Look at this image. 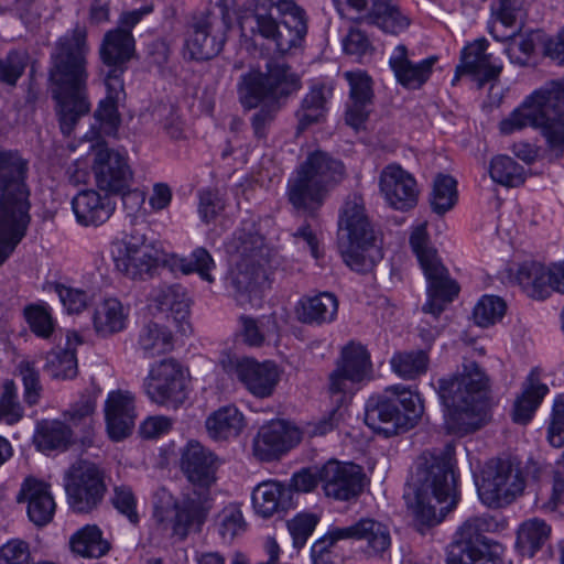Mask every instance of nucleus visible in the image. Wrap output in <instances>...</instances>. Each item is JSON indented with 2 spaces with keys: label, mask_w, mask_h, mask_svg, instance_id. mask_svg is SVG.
Here are the masks:
<instances>
[{
  "label": "nucleus",
  "mask_w": 564,
  "mask_h": 564,
  "mask_svg": "<svg viewBox=\"0 0 564 564\" xmlns=\"http://www.w3.org/2000/svg\"><path fill=\"white\" fill-rule=\"evenodd\" d=\"M17 500L28 502V516L35 525L43 527L53 519L56 505L46 482L33 477L26 478Z\"/></svg>",
  "instance_id": "obj_30"
},
{
  "label": "nucleus",
  "mask_w": 564,
  "mask_h": 564,
  "mask_svg": "<svg viewBox=\"0 0 564 564\" xmlns=\"http://www.w3.org/2000/svg\"><path fill=\"white\" fill-rule=\"evenodd\" d=\"M547 391V386L540 382L539 373L532 370L523 384L522 393L514 401L512 420L518 424L531 421Z\"/></svg>",
  "instance_id": "obj_36"
},
{
  "label": "nucleus",
  "mask_w": 564,
  "mask_h": 564,
  "mask_svg": "<svg viewBox=\"0 0 564 564\" xmlns=\"http://www.w3.org/2000/svg\"><path fill=\"white\" fill-rule=\"evenodd\" d=\"M317 522L318 518L311 513L299 514L288 522V529L293 538L295 547H302L305 544Z\"/></svg>",
  "instance_id": "obj_59"
},
{
  "label": "nucleus",
  "mask_w": 564,
  "mask_h": 564,
  "mask_svg": "<svg viewBox=\"0 0 564 564\" xmlns=\"http://www.w3.org/2000/svg\"><path fill=\"white\" fill-rule=\"evenodd\" d=\"M391 366L398 376L414 379L426 372L429 356L423 350L398 352L392 357Z\"/></svg>",
  "instance_id": "obj_53"
},
{
  "label": "nucleus",
  "mask_w": 564,
  "mask_h": 564,
  "mask_svg": "<svg viewBox=\"0 0 564 564\" xmlns=\"http://www.w3.org/2000/svg\"><path fill=\"white\" fill-rule=\"evenodd\" d=\"M29 163L19 151L0 148V265L26 234L31 221Z\"/></svg>",
  "instance_id": "obj_4"
},
{
  "label": "nucleus",
  "mask_w": 564,
  "mask_h": 564,
  "mask_svg": "<svg viewBox=\"0 0 564 564\" xmlns=\"http://www.w3.org/2000/svg\"><path fill=\"white\" fill-rule=\"evenodd\" d=\"M72 208L78 224L99 226L110 218L116 203L108 194L101 195L97 191L85 189L72 199Z\"/></svg>",
  "instance_id": "obj_31"
},
{
  "label": "nucleus",
  "mask_w": 564,
  "mask_h": 564,
  "mask_svg": "<svg viewBox=\"0 0 564 564\" xmlns=\"http://www.w3.org/2000/svg\"><path fill=\"white\" fill-rule=\"evenodd\" d=\"M404 498L421 533L441 523L456 507L458 499L451 460L423 453L416 462Z\"/></svg>",
  "instance_id": "obj_2"
},
{
  "label": "nucleus",
  "mask_w": 564,
  "mask_h": 564,
  "mask_svg": "<svg viewBox=\"0 0 564 564\" xmlns=\"http://www.w3.org/2000/svg\"><path fill=\"white\" fill-rule=\"evenodd\" d=\"M547 440L554 447L564 445V400L557 399L553 404Z\"/></svg>",
  "instance_id": "obj_63"
},
{
  "label": "nucleus",
  "mask_w": 564,
  "mask_h": 564,
  "mask_svg": "<svg viewBox=\"0 0 564 564\" xmlns=\"http://www.w3.org/2000/svg\"><path fill=\"white\" fill-rule=\"evenodd\" d=\"M252 505L259 516L270 518L292 507L291 489L278 481H263L252 491Z\"/></svg>",
  "instance_id": "obj_33"
},
{
  "label": "nucleus",
  "mask_w": 564,
  "mask_h": 564,
  "mask_svg": "<svg viewBox=\"0 0 564 564\" xmlns=\"http://www.w3.org/2000/svg\"><path fill=\"white\" fill-rule=\"evenodd\" d=\"M111 503L130 522L137 523L139 521L137 499L131 487L127 485L115 486Z\"/></svg>",
  "instance_id": "obj_57"
},
{
  "label": "nucleus",
  "mask_w": 564,
  "mask_h": 564,
  "mask_svg": "<svg viewBox=\"0 0 564 564\" xmlns=\"http://www.w3.org/2000/svg\"><path fill=\"white\" fill-rule=\"evenodd\" d=\"M437 57L431 56L417 64L412 63L408 56V48L400 44L395 47L389 59L398 83L406 88H420L430 77Z\"/></svg>",
  "instance_id": "obj_32"
},
{
  "label": "nucleus",
  "mask_w": 564,
  "mask_h": 564,
  "mask_svg": "<svg viewBox=\"0 0 564 564\" xmlns=\"http://www.w3.org/2000/svg\"><path fill=\"white\" fill-rule=\"evenodd\" d=\"M424 413L419 393L402 384L390 386L384 394L368 399L365 423L377 434L391 437L416 426Z\"/></svg>",
  "instance_id": "obj_9"
},
{
  "label": "nucleus",
  "mask_w": 564,
  "mask_h": 564,
  "mask_svg": "<svg viewBox=\"0 0 564 564\" xmlns=\"http://www.w3.org/2000/svg\"><path fill=\"white\" fill-rule=\"evenodd\" d=\"M507 310L506 302L496 295H484L474 307L473 317L481 327H488L500 321Z\"/></svg>",
  "instance_id": "obj_54"
},
{
  "label": "nucleus",
  "mask_w": 564,
  "mask_h": 564,
  "mask_svg": "<svg viewBox=\"0 0 564 564\" xmlns=\"http://www.w3.org/2000/svg\"><path fill=\"white\" fill-rule=\"evenodd\" d=\"M344 262L358 273L370 272L383 258L376 242L338 245Z\"/></svg>",
  "instance_id": "obj_45"
},
{
  "label": "nucleus",
  "mask_w": 564,
  "mask_h": 564,
  "mask_svg": "<svg viewBox=\"0 0 564 564\" xmlns=\"http://www.w3.org/2000/svg\"><path fill=\"white\" fill-rule=\"evenodd\" d=\"M128 311L117 299H107L95 310L93 323L100 337H109L126 328Z\"/></svg>",
  "instance_id": "obj_41"
},
{
  "label": "nucleus",
  "mask_w": 564,
  "mask_h": 564,
  "mask_svg": "<svg viewBox=\"0 0 564 564\" xmlns=\"http://www.w3.org/2000/svg\"><path fill=\"white\" fill-rule=\"evenodd\" d=\"M337 310L336 296L324 292L301 300L296 307V316L300 322L305 324H322L333 321Z\"/></svg>",
  "instance_id": "obj_40"
},
{
  "label": "nucleus",
  "mask_w": 564,
  "mask_h": 564,
  "mask_svg": "<svg viewBox=\"0 0 564 564\" xmlns=\"http://www.w3.org/2000/svg\"><path fill=\"white\" fill-rule=\"evenodd\" d=\"M241 26L272 42L279 53L285 54L304 42L307 18L294 0H254L252 9L241 20Z\"/></svg>",
  "instance_id": "obj_7"
},
{
  "label": "nucleus",
  "mask_w": 564,
  "mask_h": 564,
  "mask_svg": "<svg viewBox=\"0 0 564 564\" xmlns=\"http://www.w3.org/2000/svg\"><path fill=\"white\" fill-rule=\"evenodd\" d=\"M301 441L300 430L283 420L271 421L263 425L253 438V455L263 462H270L294 447Z\"/></svg>",
  "instance_id": "obj_22"
},
{
  "label": "nucleus",
  "mask_w": 564,
  "mask_h": 564,
  "mask_svg": "<svg viewBox=\"0 0 564 564\" xmlns=\"http://www.w3.org/2000/svg\"><path fill=\"white\" fill-rule=\"evenodd\" d=\"M300 88L299 76L289 65L282 63L270 62L265 73L250 72L241 76L238 84L241 105L247 109L260 106L251 118V127L257 139L267 138L268 128L282 107L280 100L288 98Z\"/></svg>",
  "instance_id": "obj_5"
},
{
  "label": "nucleus",
  "mask_w": 564,
  "mask_h": 564,
  "mask_svg": "<svg viewBox=\"0 0 564 564\" xmlns=\"http://www.w3.org/2000/svg\"><path fill=\"white\" fill-rule=\"evenodd\" d=\"M410 245L429 282V299L422 311L436 319L445 310L446 304L451 303L458 294L459 286L449 278L436 250L430 245L425 226H419L412 231Z\"/></svg>",
  "instance_id": "obj_12"
},
{
  "label": "nucleus",
  "mask_w": 564,
  "mask_h": 564,
  "mask_svg": "<svg viewBox=\"0 0 564 564\" xmlns=\"http://www.w3.org/2000/svg\"><path fill=\"white\" fill-rule=\"evenodd\" d=\"M487 47L488 42L484 39L477 40L464 47L460 64L457 65L453 79L454 85L464 73L476 75L479 88L499 77L502 66L491 62V55L486 53Z\"/></svg>",
  "instance_id": "obj_28"
},
{
  "label": "nucleus",
  "mask_w": 564,
  "mask_h": 564,
  "mask_svg": "<svg viewBox=\"0 0 564 564\" xmlns=\"http://www.w3.org/2000/svg\"><path fill=\"white\" fill-rule=\"evenodd\" d=\"M107 432L112 441L128 437L134 426L135 412L133 398L129 392L112 391L105 404Z\"/></svg>",
  "instance_id": "obj_29"
},
{
  "label": "nucleus",
  "mask_w": 564,
  "mask_h": 564,
  "mask_svg": "<svg viewBox=\"0 0 564 564\" xmlns=\"http://www.w3.org/2000/svg\"><path fill=\"white\" fill-rule=\"evenodd\" d=\"M82 337L76 332L66 335V347L52 350L46 356L45 371L54 379H73L78 373L76 346Z\"/></svg>",
  "instance_id": "obj_35"
},
{
  "label": "nucleus",
  "mask_w": 564,
  "mask_h": 564,
  "mask_svg": "<svg viewBox=\"0 0 564 564\" xmlns=\"http://www.w3.org/2000/svg\"><path fill=\"white\" fill-rule=\"evenodd\" d=\"M344 165L328 153H310L288 181V198L297 210L314 213L328 189L344 176Z\"/></svg>",
  "instance_id": "obj_10"
},
{
  "label": "nucleus",
  "mask_w": 564,
  "mask_h": 564,
  "mask_svg": "<svg viewBox=\"0 0 564 564\" xmlns=\"http://www.w3.org/2000/svg\"><path fill=\"white\" fill-rule=\"evenodd\" d=\"M134 52V39L128 30L116 28L108 31L99 48L102 63L109 67L105 77V84L110 91L122 88L121 75L124 64Z\"/></svg>",
  "instance_id": "obj_19"
},
{
  "label": "nucleus",
  "mask_w": 564,
  "mask_h": 564,
  "mask_svg": "<svg viewBox=\"0 0 564 564\" xmlns=\"http://www.w3.org/2000/svg\"><path fill=\"white\" fill-rule=\"evenodd\" d=\"M33 442L42 452L65 451L73 443V431L63 421L42 420L36 424Z\"/></svg>",
  "instance_id": "obj_39"
},
{
  "label": "nucleus",
  "mask_w": 564,
  "mask_h": 564,
  "mask_svg": "<svg viewBox=\"0 0 564 564\" xmlns=\"http://www.w3.org/2000/svg\"><path fill=\"white\" fill-rule=\"evenodd\" d=\"M26 66L25 56L18 52H11L7 58H0V80L14 85L21 77Z\"/></svg>",
  "instance_id": "obj_62"
},
{
  "label": "nucleus",
  "mask_w": 564,
  "mask_h": 564,
  "mask_svg": "<svg viewBox=\"0 0 564 564\" xmlns=\"http://www.w3.org/2000/svg\"><path fill=\"white\" fill-rule=\"evenodd\" d=\"M379 186L388 204L394 209L408 210L416 205L417 188L413 176L398 164L386 166Z\"/></svg>",
  "instance_id": "obj_23"
},
{
  "label": "nucleus",
  "mask_w": 564,
  "mask_h": 564,
  "mask_svg": "<svg viewBox=\"0 0 564 564\" xmlns=\"http://www.w3.org/2000/svg\"><path fill=\"white\" fill-rule=\"evenodd\" d=\"M208 435L216 441H227L237 437L243 426L245 417L234 405L221 406L214 411L205 422Z\"/></svg>",
  "instance_id": "obj_37"
},
{
  "label": "nucleus",
  "mask_w": 564,
  "mask_h": 564,
  "mask_svg": "<svg viewBox=\"0 0 564 564\" xmlns=\"http://www.w3.org/2000/svg\"><path fill=\"white\" fill-rule=\"evenodd\" d=\"M25 318L37 336L47 338L53 332L51 315L40 306L30 305L24 310Z\"/></svg>",
  "instance_id": "obj_61"
},
{
  "label": "nucleus",
  "mask_w": 564,
  "mask_h": 564,
  "mask_svg": "<svg viewBox=\"0 0 564 564\" xmlns=\"http://www.w3.org/2000/svg\"><path fill=\"white\" fill-rule=\"evenodd\" d=\"M529 126L541 129L556 156L563 153L564 78L551 82L545 88L534 93L500 122L499 129L503 134H511Z\"/></svg>",
  "instance_id": "obj_6"
},
{
  "label": "nucleus",
  "mask_w": 564,
  "mask_h": 564,
  "mask_svg": "<svg viewBox=\"0 0 564 564\" xmlns=\"http://www.w3.org/2000/svg\"><path fill=\"white\" fill-rule=\"evenodd\" d=\"M164 263L173 271L178 270L184 274L196 272L203 280L209 283L214 282L209 271L215 267V263L205 248H196L189 259L172 257L170 260H165Z\"/></svg>",
  "instance_id": "obj_50"
},
{
  "label": "nucleus",
  "mask_w": 564,
  "mask_h": 564,
  "mask_svg": "<svg viewBox=\"0 0 564 564\" xmlns=\"http://www.w3.org/2000/svg\"><path fill=\"white\" fill-rule=\"evenodd\" d=\"M0 557L7 564H32L29 544L22 540H11L0 550Z\"/></svg>",
  "instance_id": "obj_64"
},
{
  "label": "nucleus",
  "mask_w": 564,
  "mask_h": 564,
  "mask_svg": "<svg viewBox=\"0 0 564 564\" xmlns=\"http://www.w3.org/2000/svg\"><path fill=\"white\" fill-rule=\"evenodd\" d=\"M535 33H530L527 36L520 37L517 40L514 36H510V42L506 48V53L509 56L510 61L520 66H525L528 64L529 57L534 52L535 42L533 36Z\"/></svg>",
  "instance_id": "obj_60"
},
{
  "label": "nucleus",
  "mask_w": 564,
  "mask_h": 564,
  "mask_svg": "<svg viewBox=\"0 0 564 564\" xmlns=\"http://www.w3.org/2000/svg\"><path fill=\"white\" fill-rule=\"evenodd\" d=\"M221 459L197 441H189L181 452L180 467L191 488L173 503V532L184 539L189 529L200 525L212 508V487L217 482Z\"/></svg>",
  "instance_id": "obj_3"
},
{
  "label": "nucleus",
  "mask_w": 564,
  "mask_h": 564,
  "mask_svg": "<svg viewBox=\"0 0 564 564\" xmlns=\"http://www.w3.org/2000/svg\"><path fill=\"white\" fill-rule=\"evenodd\" d=\"M70 549L82 557L99 558L110 550V543L102 539V532L97 525H86L72 535Z\"/></svg>",
  "instance_id": "obj_46"
},
{
  "label": "nucleus",
  "mask_w": 564,
  "mask_h": 564,
  "mask_svg": "<svg viewBox=\"0 0 564 564\" xmlns=\"http://www.w3.org/2000/svg\"><path fill=\"white\" fill-rule=\"evenodd\" d=\"M327 97L324 87H313L303 98L295 116L297 119V132H303L310 126L318 123L324 119Z\"/></svg>",
  "instance_id": "obj_49"
},
{
  "label": "nucleus",
  "mask_w": 564,
  "mask_h": 564,
  "mask_svg": "<svg viewBox=\"0 0 564 564\" xmlns=\"http://www.w3.org/2000/svg\"><path fill=\"white\" fill-rule=\"evenodd\" d=\"M98 395V389L86 390L76 402L63 412L64 420L70 426L82 427L83 442L93 435Z\"/></svg>",
  "instance_id": "obj_38"
},
{
  "label": "nucleus",
  "mask_w": 564,
  "mask_h": 564,
  "mask_svg": "<svg viewBox=\"0 0 564 564\" xmlns=\"http://www.w3.org/2000/svg\"><path fill=\"white\" fill-rule=\"evenodd\" d=\"M23 416V409L17 400V389L12 380L3 383V392L0 398V421L14 424Z\"/></svg>",
  "instance_id": "obj_55"
},
{
  "label": "nucleus",
  "mask_w": 564,
  "mask_h": 564,
  "mask_svg": "<svg viewBox=\"0 0 564 564\" xmlns=\"http://www.w3.org/2000/svg\"><path fill=\"white\" fill-rule=\"evenodd\" d=\"M87 28L76 24L61 36L50 56L48 84L61 132L68 137L90 111Z\"/></svg>",
  "instance_id": "obj_1"
},
{
  "label": "nucleus",
  "mask_w": 564,
  "mask_h": 564,
  "mask_svg": "<svg viewBox=\"0 0 564 564\" xmlns=\"http://www.w3.org/2000/svg\"><path fill=\"white\" fill-rule=\"evenodd\" d=\"M341 534L346 539L366 541V553L370 556L383 554L391 545L389 529L373 519H360L356 523L345 527Z\"/></svg>",
  "instance_id": "obj_34"
},
{
  "label": "nucleus",
  "mask_w": 564,
  "mask_h": 564,
  "mask_svg": "<svg viewBox=\"0 0 564 564\" xmlns=\"http://www.w3.org/2000/svg\"><path fill=\"white\" fill-rule=\"evenodd\" d=\"M229 250L237 258L236 262L250 264L268 262L263 238L254 230H238L229 243Z\"/></svg>",
  "instance_id": "obj_42"
},
{
  "label": "nucleus",
  "mask_w": 564,
  "mask_h": 564,
  "mask_svg": "<svg viewBox=\"0 0 564 564\" xmlns=\"http://www.w3.org/2000/svg\"><path fill=\"white\" fill-rule=\"evenodd\" d=\"M143 386L150 400L160 405L177 406L186 398V375L182 365L173 358L153 365Z\"/></svg>",
  "instance_id": "obj_17"
},
{
  "label": "nucleus",
  "mask_w": 564,
  "mask_h": 564,
  "mask_svg": "<svg viewBox=\"0 0 564 564\" xmlns=\"http://www.w3.org/2000/svg\"><path fill=\"white\" fill-rule=\"evenodd\" d=\"M356 11L368 9L364 20L377 25L388 33L398 34L404 31L410 20L400 11L393 0H344Z\"/></svg>",
  "instance_id": "obj_27"
},
{
  "label": "nucleus",
  "mask_w": 564,
  "mask_h": 564,
  "mask_svg": "<svg viewBox=\"0 0 564 564\" xmlns=\"http://www.w3.org/2000/svg\"><path fill=\"white\" fill-rule=\"evenodd\" d=\"M488 527L486 518L467 519L447 547L446 564H503L499 545H489L482 534Z\"/></svg>",
  "instance_id": "obj_14"
},
{
  "label": "nucleus",
  "mask_w": 564,
  "mask_h": 564,
  "mask_svg": "<svg viewBox=\"0 0 564 564\" xmlns=\"http://www.w3.org/2000/svg\"><path fill=\"white\" fill-rule=\"evenodd\" d=\"M93 171L97 186L108 193L122 192L133 182L127 156L113 149L99 148L96 151Z\"/></svg>",
  "instance_id": "obj_21"
},
{
  "label": "nucleus",
  "mask_w": 564,
  "mask_h": 564,
  "mask_svg": "<svg viewBox=\"0 0 564 564\" xmlns=\"http://www.w3.org/2000/svg\"><path fill=\"white\" fill-rule=\"evenodd\" d=\"M431 207L434 213L444 215L457 202V182L449 175L440 174L434 180L431 194Z\"/></svg>",
  "instance_id": "obj_52"
},
{
  "label": "nucleus",
  "mask_w": 564,
  "mask_h": 564,
  "mask_svg": "<svg viewBox=\"0 0 564 564\" xmlns=\"http://www.w3.org/2000/svg\"><path fill=\"white\" fill-rule=\"evenodd\" d=\"M219 533L224 539L232 540L246 528L242 512L237 505H229L218 516Z\"/></svg>",
  "instance_id": "obj_56"
},
{
  "label": "nucleus",
  "mask_w": 564,
  "mask_h": 564,
  "mask_svg": "<svg viewBox=\"0 0 564 564\" xmlns=\"http://www.w3.org/2000/svg\"><path fill=\"white\" fill-rule=\"evenodd\" d=\"M319 480L327 497L346 501L361 494L365 474L359 465L328 460L319 469Z\"/></svg>",
  "instance_id": "obj_20"
},
{
  "label": "nucleus",
  "mask_w": 564,
  "mask_h": 564,
  "mask_svg": "<svg viewBox=\"0 0 564 564\" xmlns=\"http://www.w3.org/2000/svg\"><path fill=\"white\" fill-rule=\"evenodd\" d=\"M551 528L544 520L533 518L520 524L517 531V547L523 555L533 556L550 536Z\"/></svg>",
  "instance_id": "obj_48"
},
{
  "label": "nucleus",
  "mask_w": 564,
  "mask_h": 564,
  "mask_svg": "<svg viewBox=\"0 0 564 564\" xmlns=\"http://www.w3.org/2000/svg\"><path fill=\"white\" fill-rule=\"evenodd\" d=\"M226 373L235 376L257 398L270 397L279 380L278 367L272 361L227 355L220 361Z\"/></svg>",
  "instance_id": "obj_18"
},
{
  "label": "nucleus",
  "mask_w": 564,
  "mask_h": 564,
  "mask_svg": "<svg viewBox=\"0 0 564 564\" xmlns=\"http://www.w3.org/2000/svg\"><path fill=\"white\" fill-rule=\"evenodd\" d=\"M349 90V102L346 109V123L359 130L368 120L371 111L373 91L371 78L362 72H346Z\"/></svg>",
  "instance_id": "obj_26"
},
{
  "label": "nucleus",
  "mask_w": 564,
  "mask_h": 564,
  "mask_svg": "<svg viewBox=\"0 0 564 564\" xmlns=\"http://www.w3.org/2000/svg\"><path fill=\"white\" fill-rule=\"evenodd\" d=\"M488 387V377L470 359H464L456 375L438 381V394L447 409L446 425L451 432L466 434L477 429L473 420Z\"/></svg>",
  "instance_id": "obj_8"
},
{
  "label": "nucleus",
  "mask_w": 564,
  "mask_h": 564,
  "mask_svg": "<svg viewBox=\"0 0 564 564\" xmlns=\"http://www.w3.org/2000/svg\"><path fill=\"white\" fill-rule=\"evenodd\" d=\"M138 346L148 358H154L172 349V334L165 327L149 322L138 335Z\"/></svg>",
  "instance_id": "obj_47"
},
{
  "label": "nucleus",
  "mask_w": 564,
  "mask_h": 564,
  "mask_svg": "<svg viewBox=\"0 0 564 564\" xmlns=\"http://www.w3.org/2000/svg\"><path fill=\"white\" fill-rule=\"evenodd\" d=\"M263 267L264 264L236 262V270L231 275V285L240 305L250 303L252 296L257 295L259 285L265 276Z\"/></svg>",
  "instance_id": "obj_43"
},
{
  "label": "nucleus",
  "mask_w": 564,
  "mask_h": 564,
  "mask_svg": "<svg viewBox=\"0 0 564 564\" xmlns=\"http://www.w3.org/2000/svg\"><path fill=\"white\" fill-rule=\"evenodd\" d=\"M338 226V245L376 242L373 226L359 196L346 200Z\"/></svg>",
  "instance_id": "obj_24"
},
{
  "label": "nucleus",
  "mask_w": 564,
  "mask_h": 564,
  "mask_svg": "<svg viewBox=\"0 0 564 564\" xmlns=\"http://www.w3.org/2000/svg\"><path fill=\"white\" fill-rule=\"evenodd\" d=\"M476 484L481 502L494 509L511 505L525 488L520 463L512 457L488 460Z\"/></svg>",
  "instance_id": "obj_13"
},
{
  "label": "nucleus",
  "mask_w": 564,
  "mask_h": 564,
  "mask_svg": "<svg viewBox=\"0 0 564 564\" xmlns=\"http://www.w3.org/2000/svg\"><path fill=\"white\" fill-rule=\"evenodd\" d=\"M19 371L24 386V400L29 405H34L37 403L42 391L39 371L30 361H21Z\"/></svg>",
  "instance_id": "obj_58"
},
{
  "label": "nucleus",
  "mask_w": 564,
  "mask_h": 564,
  "mask_svg": "<svg viewBox=\"0 0 564 564\" xmlns=\"http://www.w3.org/2000/svg\"><path fill=\"white\" fill-rule=\"evenodd\" d=\"M161 259L154 249L121 253L116 259L117 269L133 280H144L152 276Z\"/></svg>",
  "instance_id": "obj_44"
},
{
  "label": "nucleus",
  "mask_w": 564,
  "mask_h": 564,
  "mask_svg": "<svg viewBox=\"0 0 564 564\" xmlns=\"http://www.w3.org/2000/svg\"><path fill=\"white\" fill-rule=\"evenodd\" d=\"M230 28L231 20L225 9L194 17L188 26L185 42L189 57L206 61L218 55Z\"/></svg>",
  "instance_id": "obj_16"
},
{
  "label": "nucleus",
  "mask_w": 564,
  "mask_h": 564,
  "mask_svg": "<svg viewBox=\"0 0 564 564\" xmlns=\"http://www.w3.org/2000/svg\"><path fill=\"white\" fill-rule=\"evenodd\" d=\"M489 173L494 182L510 187L519 186L525 180L523 166L508 155L495 156Z\"/></svg>",
  "instance_id": "obj_51"
},
{
  "label": "nucleus",
  "mask_w": 564,
  "mask_h": 564,
  "mask_svg": "<svg viewBox=\"0 0 564 564\" xmlns=\"http://www.w3.org/2000/svg\"><path fill=\"white\" fill-rule=\"evenodd\" d=\"M64 487L68 505L77 513L97 509L107 491L104 471L88 460L76 462L67 469Z\"/></svg>",
  "instance_id": "obj_15"
},
{
  "label": "nucleus",
  "mask_w": 564,
  "mask_h": 564,
  "mask_svg": "<svg viewBox=\"0 0 564 564\" xmlns=\"http://www.w3.org/2000/svg\"><path fill=\"white\" fill-rule=\"evenodd\" d=\"M517 280L524 289L531 290L533 297H544L549 289L564 293V263L546 268L540 262H524L518 269Z\"/></svg>",
  "instance_id": "obj_25"
},
{
  "label": "nucleus",
  "mask_w": 564,
  "mask_h": 564,
  "mask_svg": "<svg viewBox=\"0 0 564 564\" xmlns=\"http://www.w3.org/2000/svg\"><path fill=\"white\" fill-rule=\"evenodd\" d=\"M371 368L370 356L361 344L350 341L341 349L340 359L335 370L329 375L328 391L336 408L329 415L321 420L314 427L313 434L324 435L332 431L343 417L341 406L352 393L354 386L362 381Z\"/></svg>",
  "instance_id": "obj_11"
}]
</instances>
